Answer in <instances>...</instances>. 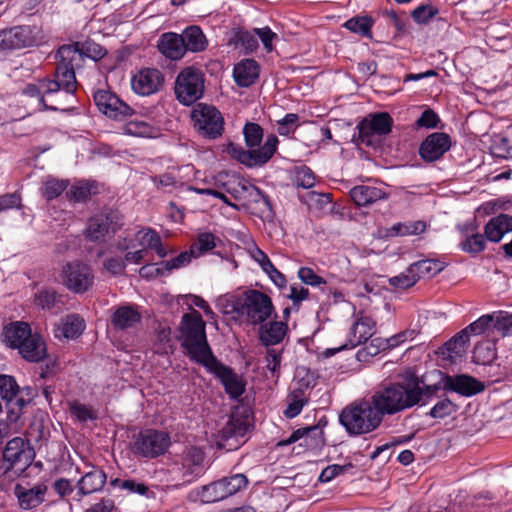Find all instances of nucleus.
Here are the masks:
<instances>
[{"label":"nucleus","instance_id":"9","mask_svg":"<svg viewBox=\"0 0 512 512\" xmlns=\"http://www.w3.org/2000/svg\"><path fill=\"white\" fill-rule=\"evenodd\" d=\"M278 138L274 134L267 136L265 143L257 149L245 150L242 146L230 143L227 146L228 154L247 167H258L266 164L275 154Z\"/></svg>","mask_w":512,"mask_h":512},{"label":"nucleus","instance_id":"41","mask_svg":"<svg viewBox=\"0 0 512 512\" xmlns=\"http://www.w3.org/2000/svg\"><path fill=\"white\" fill-rule=\"evenodd\" d=\"M60 303L61 295L53 288H41L34 295V304L42 310L57 311L60 309Z\"/></svg>","mask_w":512,"mask_h":512},{"label":"nucleus","instance_id":"35","mask_svg":"<svg viewBox=\"0 0 512 512\" xmlns=\"http://www.w3.org/2000/svg\"><path fill=\"white\" fill-rule=\"evenodd\" d=\"M181 34L187 52L200 53L207 49L209 41L198 25L187 26Z\"/></svg>","mask_w":512,"mask_h":512},{"label":"nucleus","instance_id":"61","mask_svg":"<svg viewBox=\"0 0 512 512\" xmlns=\"http://www.w3.org/2000/svg\"><path fill=\"white\" fill-rule=\"evenodd\" d=\"M253 31L257 35V40L261 41L266 53H271L275 48L274 42L278 40V35L268 26L254 28Z\"/></svg>","mask_w":512,"mask_h":512},{"label":"nucleus","instance_id":"30","mask_svg":"<svg viewBox=\"0 0 512 512\" xmlns=\"http://www.w3.org/2000/svg\"><path fill=\"white\" fill-rule=\"evenodd\" d=\"M31 326L23 321H15L4 326L0 335L1 341L12 349H17L30 337Z\"/></svg>","mask_w":512,"mask_h":512},{"label":"nucleus","instance_id":"58","mask_svg":"<svg viewBox=\"0 0 512 512\" xmlns=\"http://www.w3.org/2000/svg\"><path fill=\"white\" fill-rule=\"evenodd\" d=\"M300 200L305 203L309 208L323 209L329 203H331V194L329 193H318L315 191L307 192L305 195L300 197Z\"/></svg>","mask_w":512,"mask_h":512},{"label":"nucleus","instance_id":"13","mask_svg":"<svg viewBox=\"0 0 512 512\" xmlns=\"http://www.w3.org/2000/svg\"><path fill=\"white\" fill-rule=\"evenodd\" d=\"M191 118L197 131L206 138L215 139L223 132V117L213 106L198 104L193 109Z\"/></svg>","mask_w":512,"mask_h":512},{"label":"nucleus","instance_id":"48","mask_svg":"<svg viewBox=\"0 0 512 512\" xmlns=\"http://www.w3.org/2000/svg\"><path fill=\"white\" fill-rule=\"evenodd\" d=\"M366 119L372 125L374 132H377L380 136L387 135L390 133L393 119L386 112H380L375 114H370L366 117Z\"/></svg>","mask_w":512,"mask_h":512},{"label":"nucleus","instance_id":"7","mask_svg":"<svg viewBox=\"0 0 512 512\" xmlns=\"http://www.w3.org/2000/svg\"><path fill=\"white\" fill-rule=\"evenodd\" d=\"M35 451L22 437L9 440L3 450L0 473L9 477L20 476L33 462Z\"/></svg>","mask_w":512,"mask_h":512},{"label":"nucleus","instance_id":"16","mask_svg":"<svg viewBox=\"0 0 512 512\" xmlns=\"http://www.w3.org/2000/svg\"><path fill=\"white\" fill-rule=\"evenodd\" d=\"M63 273L65 286L75 293H84L93 285L94 275L90 266L85 263H68Z\"/></svg>","mask_w":512,"mask_h":512},{"label":"nucleus","instance_id":"38","mask_svg":"<svg viewBox=\"0 0 512 512\" xmlns=\"http://www.w3.org/2000/svg\"><path fill=\"white\" fill-rule=\"evenodd\" d=\"M303 439V445L310 448H318L324 445V432L318 425L299 428L290 435L288 443H294Z\"/></svg>","mask_w":512,"mask_h":512},{"label":"nucleus","instance_id":"55","mask_svg":"<svg viewBox=\"0 0 512 512\" xmlns=\"http://www.w3.org/2000/svg\"><path fill=\"white\" fill-rule=\"evenodd\" d=\"M496 356L495 345L486 341L475 346L473 358L477 363L486 364L494 360Z\"/></svg>","mask_w":512,"mask_h":512},{"label":"nucleus","instance_id":"22","mask_svg":"<svg viewBox=\"0 0 512 512\" xmlns=\"http://www.w3.org/2000/svg\"><path fill=\"white\" fill-rule=\"evenodd\" d=\"M142 319L138 306L134 304H124L114 308L110 322L115 330L132 329L140 323Z\"/></svg>","mask_w":512,"mask_h":512},{"label":"nucleus","instance_id":"52","mask_svg":"<svg viewBox=\"0 0 512 512\" xmlns=\"http://www.w3.org/2000/svg\"><path fill=\"white\" fill-rule=\"evenodd\" d=\"M243 134L247 147L251 149L259 148L263 138V129L257 123H246L243 128Z\"/></svg>","mask_w":512,"mask_h":512},{"label":"nucleus","instance_id":"53","mask_svg":"<svg viewBox=\"0 0 512 512\" xmlns=\"http://www.w3.org/2000/svg\"><path fill=\"white\" fill-rule=\"evenodd\" d=\"M504 0H463V4L473 15H485Z\"/></svg>","mask_w":512,"mask_h":512},{"label":"nucleus","instance_id":"24","mask_svg":"<svg viewBox=\"0 0 512 512\" xmlns=\"http://www.w3.org/2000/svg\"><path fill=\"white\" fill-rule=\"evenodd\" d=\"M157 48L165 58L173 61L182 59L187 53L181 34L175 32L163 33L158 39Z\"/></svg>","mask_w":512,"mask_h":512},{"label":"nucleus","instance_id":"60","mask_svg":"<svg viewBox=\"0 0 512 512\" xmlns=\"http://www.w3.org/2000/svg\"><path fill=\"white\" fill-rule=\"evenodd\" d=\"M19 386L10 375H0V397L5 401L13 400L18 394Z\"/></svg>","mask_w":512,"mask_h":512},{"label":"nucleus","instance_id":"36","mask_svg":"<svg viewBox=\"0 0 512 512\" xmlns=\"http://www.w3.org/2000/svg\"><path fill=\"white\" fill-rule=\"evenodd\" d=\"M469 335L467 331L461 330L444 346L440 349L441 355L449 359L451 362H455L458 358H461L468 349Z\"/></svg>","mask_w":512,"mask_h":512},{"label":"nucleus","instance_id":"51","mask_svg":"<svg viewBox=\"0 0 512 512\" xmlns=\"http://www.w3.org/2000/svg\"><path fill=\"white\" fill-rule=\"evenodd\" d=\"M216 237L209 232L200 233L197 237V240L191 246V252L195 257H199L200 255L211 251L216 246Z\"/></svg>","mask_w":512,"mask_h":512},{"label":"nucleus","instance_id":"39","mask_svg":"<svg viewBox=\"0 0 512 512\" xmlns=\"http://www.w3.org/2000/svg\"><path fill=\"white\" fill-rule=\"evenodd\" d=\"M512 231V217L500 214L485 225V236L491 242H499L503 236Z\"/></svg>","mask_w":512,"mask_h":512},{"label":"nucleus","instance_id":"18","mask_svg":"<svg viewBox=\"0 0 512 512\" xmlns=\"http://www.w3.org/2000/svg\"><path fill=\"white\" fill-rule=\"evenodd\" d=\"M164 84L163 73L156 68H143L131 78L132 90L141 96L157 93Z\"/></svg>","mask_w":512,"mask_h":512},{"label":"nucleus","instance_id":"19","mask_svg":"<svg viewBox=\"0 0 512 512\" xmlns=\"http://www.w3.org/2000/svg\"><path fill=\"white\" fill-rule=\"evenodd\" d=\"M205 367L213 372L223 384L226 393L232 399H238L245 392V382L231 368L219 363L216 358Z\"/></svg>","mask_w":512,"mask_h":512},{"label":"nucleus","instance_id":"12","mask_svg":"<svg viewBox=\"0 0 512 512\" xmlns=\"http://www.w3.org/2000/svg\"><path fill=\"white\" fill-rule=\"evenodd\" d=\"M171 444L167 432L155 429H146L134 437L132 450L135 454L146 458H155L163 455Z\"/></svg>","mask_w":512,"mask_h":512},{"label":"nucleus","instance_id":"1","mask_svg":"<svg viewBox=\"0 0 512 512\" xmlns=\"http://www.w3.org/2000/svg\"><path fill=\"white\" fill-rule=\"evenodd\" d=\"M439 390V385H428L425 388L405 384H389L376 390L370 397L374 408L382 420L385 415H394L409 409L422 400L423 405L429 402Z\"/></svg>","mask_w":512,"mask_h":512},{"label":"nucleus","instance_id":"11","mask_svg":"<svg viewBox=\"0 0 512 512\" xmlns=\"http://www.w3.org/2000/svg\"><path fill=\"white\" fill-rule=\"evenodd\" d=\"M41 29L36 25H20L0 31V52L38 45Z\"/></svg>","mask_w":512,"mask_h":512},{"label":"nucleus","instance_id":"27","mask_svg":"<svg viewBox=\"0 0 512 512\" xmlns=\"http://www.w3.org/2000/svg\"><path fill=\"white\" fill-rule=\"evenodd\" d=\"M117 229L113 217L109 215H98L92 217L85 230V236L92 242H103L108 234L114 233Z\"/></svg>","mask_w":512,"mask_h":512},{"label":"nucleus","instance_id":"59","mask_svg":"<svg viewBox=\"0 0 512 512\" xmlns=\"http://www.w3.org/2000/svg\"><path fill=\"white\" fill-rule=\"evenodd\" d=\"M457 405L450 399L444 398L439 400L429 411L428 415L435 419H443L455 413Z\"/></svg>","mask_w":512,"mask_h":512},{"label":"nucleus","instance_id":"45","mask_svg":"<svg viewBox=\"0 0 512 512\" xmlns=\"http://www.w3.org/2000/svg\"><path fill=\"white\" fill-rule=\"evenodd\" d=\"M307 403L308 396L306 395L305 390L302 388L293 390L288 395V406L284 411V415L290 419L298 416Z\"/></svg>","mask_w":512,"mask_h":512},{"label":"nucleus","instance_id":"56","mask_svg":"<svg viewBox=\"0 0 512 512\" xmlns=\"http://www.w3.org/2000/svg\"><path fill=\"white\" fill-rule=\"evenodd\" d=\"M68 181L58 179H48L44 182L42 193L47 200H53L59 197L67 188Z\"/></svg>","mask_w":512,"mask_h":512},{"label":"nucleus","instance_id":"14","mask_svg":"<svg viewBox=\"0 0 512 512\" xmlns=\"http://www.w3.org/2000/svg\"><path fill=\"white\" fill-rule=\"evenodd\" d=\"M93 99L98 110L114 120H123L134 113V110L114 92L99 89L94 92Z\"/></svg>","mask_w":512,"mask_h":512},{"label":"nucleus","instance_id":"54","mask_svg":"<svg viewBox=\"0 0 512 512\" xmlns=\"http://www.w3.org/2000/svg\"><path fill=\"white\" fill-rule=\"evenodd\" d=\"M387 348L389 347L386 340L381 338H374L370 341V343L365 344L360 350H358L357 358L360 361H365L368 357L376 356Z\"/></svg>","mask_w":512,"mask_h":512},{"label":"nucleus","instance_id":"40","mask_svg":"<svg viewBox=\"0 0 512 512\" xmlns=\"http://www.w3.org/2000/svg\"><path fill=\"white\" fill-rule=\"evenodd\" d=\"M350 197L357 206H367L385 199L386 193L374 186L359 185L350 190Z\"/></svg>","mask_w":512,"mask_h":512},{"label":"nucleus","instance_id":"50","mask_svg":"<svg viewBox=\"0 0 512 512\" xmlns=\"http://www.w3.org/2000/svg\"><path fill=\"white\" fill-rule=\"evenodd\" d=\"M292 181L298 188L310 189L315 185L316 177L309 167L300 166L295 168Z\"/></svg>","mask_w":512,"mask_h":512},{"label":"nucleus","instance_id":"44","mask_svg":"<svg viewBox=\"0 0 512 512\" xmlns=\"http://www.w3.org/2000/svg\"><path fill=\"white\" fill-rule=\"evenodd\" d=\"M426 230V223L421 220L400 222L392 225L388 229V235L391 237L419 235Z\"/></svg>","mask_w":512,"mask_h":512},{"label":"nucleus","instance_id":"21","mask_svg":"<svg viewBox=\"0 0 512 512\" xmlns=\"http://www.w3.org/2000/svg\"><path fill=\"white\" fill-rule=\"evenodd\" d=\"M437 385H439V389L443 387L445 390L453 391L467 397L480 393L485 388L482 382L468 375H446L442 378V382Z\"/></svg>","mask_w":512,"mask_h":512},{"label":"nucleus","instance_id":"15","mask_svg":"<svg viewBox=\"0 0 512 512\" xmlns=\"http://www.w3.org/2000/svg\"><path fill=\"white\" fill-rule=\"evenodd\" d=\"M204 460L205 454L200 448L189 447L184 451L181 462L176 468L184 484H190L204 474Z\"/></svg>","mask_w":512,"mask_h":512},{"label":"nucleus","instance_id":"4","mask_svg":"<svg viewBox=\"0 0 512 512\" xmlns=\"http://www.w3.org/2000/svg\"><path fill=\"white\" fill-rule=\"evenodd\" d=\"M339 422L350 436L375 431L383 422L369 398L347 405L339 415Z\"/></svg>","mask_w":512,"mask_h":512},{"label":"nucleus","instance_id":"31","mask_svg":"<svg viewBox=\"0 0 512 512\" xmlns=\"http://www.w3.org/2000/svg\"><path fill=\"white\" fill-rule=\"evenodd\" d=\"M259 325V340L267 347L281 343L288 332V325L284 321H270Z\"/></svg>","mask_w":512,"mask_h":512},{"label":"nucleus","instance_id":"17","mask_svg":"<svg viewBox=\"0 0 512 512\" xmlns=\"http://www.w3.org/2000/svg\"><path fill=\"white\" fill-rule=\"evenodd\" d=\"M376 331V322L367 315L361 314L350 328L347 341L339 348L331 350V355L344 349H352L358 345L365 344Z\"/></svg>","mask_w":512,"mask_h":512},{"label":"nucleus","instance_id":"49","mask_svg":"<svg viewBox=\"0 0 512 512\" xmlns=\"http://www.w3.org/2000/svg\"><path fill=\"white\" fill-rule=\"evenodd\" d=\"M358 139L361 144L366 146H376L379 142L380 135L374 132V129L370 122L363 118L357 125Z\"/></svg>","mask_w":512,"mask_h":512},{"label":"nucleus","instance_id":"10","mask_svg":"<svg viewBox=\"0 0 512 512\" xmlns=\"http://www.w3.org/2000/svg\"><path fill=\"white\" fill-rule=\"evenodd\" d=\"M247 484V477L238 473L201 487L197 495L203 503H214L236 494Z\"/></svg>","mask_w":512,"mask_h":512},{"label":"nucleus","instance_id":"26","mask_svg":"<svg viewBox=\"0 0 512 512\" xmlns=\"http://www.w3.org/2000/svg\"><path fill=\"white\" fill-rule=\"evenodd\" d=\"M461 240L459 248L471 255L481 253L486 247V241L482 234L477 232V227L473 224L458 226Z\"/></svg>","mask_w":512,"mask_h":512},{"label":"nucleus","instance_id":"23","mask_svg":"<svg viewBox=\"0 0 512 512\" xmlns=\"http://www.w3.org/2000/svg\"><path fill=\"white\" fill-rule=\"evenodd\" d=\"M47 486L44 483H38L32 488H26L21 484L14 487V495L18 504L23 510H31L38 507L45 500Z\"/></svg>","mask_w":512,"mask_h":512},{"label":"nucleus","instance_id":"43","mask_svg":"<svg viewBox=\"0 0 512 512\" xmlns=\"http://www.w3.org/2000/svg\"><path fill=\"white\" fill-rule=\"evenodd\" d=\"M98 192V187L95 182L91 181H78L73 184L67 191V197L76 202H84Z\"/></svg>","mask_w":512,"mask_h":512},{"label":"nucleus","instance_id":"25","mask_svg":"<svg viewBox=\"0 0 512 512\" xmlns=\"http://www.w3.org/2000/svg\"><path fill=\"white\" fill-rule=\"evenodd\" d=\"M247 423L244 419L232 415L225 426L219 432V445L231 449L239 444L247 431Z\"/></svg>","mask_w":512,"mask_h":512},{"label":"nucleus","instance_id":"46","mask_svg":"<svg viewBox=\"0 0 512 512\" xmlns=\"http://www.w3.org/2000/svg\"><path fill=\"white\" fill-rule=\"evenodd\" d=\"M418 280L422 277H433L439 274L445 267L444 263L437 259H424L411 264Z\"/></svg>","mask_w":512,"mask_h":512},{"label":"nucleus","instance_id":"33","mask_svg":"<svg viewBox=\"0 0 512 512\" xmlns=\"http://www.w3.org/2000/svg\"><path fill=\"white\" fill-rule=\"evenodd\" d=\"M260 66L254 59H244L235 65L233 76L237 85L251 86L259 77Z\"/></svg>","mask_w":512,"mask_h":512},{"label":"nucleus","instance_id":"32","mask_svg":"<svg viewBox=\"0 0 512 512\" xmlns=\"http://www.w3.org/2000/svg\"><path fill=\"white\" fill-rule=\"evenodd\" d=\"M86 327L85 321L78 314H69L61 318L55 328V337L58 339L78 338Z\"/></svg>","mask_w":512,"mask_h":512},{"label":"nucleus","instance_id":"63","mask_svg":"<svg viewBox=\"0 0 512 512\" xmlns=\"http://www.w3.org/2000/svg\"><path fill=\"white\" fill-rule=\"evenodd\" d=\"M160 235L152 228H143L135 234L138 244L144 249H152L159 240Z\"/></svg>","mask_w":512,"mask_h":512},{"label":"nucleus","instance_id":"37","mask_svg":"<svg viewBox=\"0 0 512 512\" xmlns=\"http://www.w3.org/2000/svg\"><path fill=\"white\" fill-rule=\"evenodd\" d=\"M228 45L235 49H241L244 54L254 53L259 47L257 35L254 31H248L241 28L234 29L231 32Z\"/></svg>","mask_w":512,"mask_h":512},{"label":"nucleus","instance_id":"47","mask_svg":"<svg viewBox=\"0 0 512 512\" xmlns=\"http://www.w3.org/2000/svg\"><path fill=\"white\" fill-rule=\"evenodd\" d=\"M124 132L127 135L152 138L157 135V129L146 121L132 120L126 123Z\"/></svg>","mask_w":512,"mask_h":512},{"label":"nucleus","instance_id":"42","mask_svg":"<svg viewBox=\"0 0 512 512\" xmlns=\"http://www.w3.org/2000/svg\"><path fill=\"white\" fill-rule=\"evenodd\" d=\"M374 19L369 15H358L347 20L343 27L352 33L358 34L362 37L372 38V27Z\"/></svg>","mask_w":512,"mask_h":512},{"label":"nucleus","instance_id":"29","mask_svg":"<svg viewBox=\"0 0 512 512\" xmlns=\"http://www.w3.org/2000/svg\"><path fill=\"white\" fill-rule=\"evenodd\" d=\"M19 354L28 362L38 363L47 355L46 344L42 336L31 331L30 337L17 348Z\"/></svg>","mask_w":512,"mask_h":512},{"label":"nucleus","instance_id":"3","mask_svg":"<svg viewBox=\"0 0 512 512\" xmlns=\"http://www.w3.org/2000/svg\"><path fill=\"white\" fill-rule=\"evenodd\" d=\"M205 322L201 314L192 310L182 316L179 326V340L191 360L205 366L215 358L208 344Z\"/></svg>","mask_w":512,"mask_h":512},{"label":"nucleus","instance_id":"34","mask_svg":"<svg viewBox=\"0 0 512 512\" xmlns=\"http://www.w3.org/2000/svg\"><path fill=\"white\" fill-rule=\"evenodd\" d=\"M107 476L100 468H93L83 475L78 483L77 490L80 496H86L100 491L105 485Z\"/></svg>","mask_w":512,"mask_h":512},{"label":"nucleus","instance_id":"2","mask_svg":"<svg viewBox=\"0 0 512 512\" xmlns=\"http://www.w3.org/2000/svg\"><path fill=\"white\" fill-rule=\"evenodd\" d=\"M106 53L107 51L104 47L92 40L76 43L75 45L61 46L57 52V58L59 59L58 74L60 79L65 82V89L68 92L76 91L75 69L82 65L84 57L97 61L102 59Z\"/></svg>","mask_w":512,"mask_h":512},{"label":"nucleus","instance_id":"5","mask_svg":"<svg viewBox=\"0 0 512 512\" xmlns=\"http://www.w3.org/2000/svg\"><path fill=\"white\" fill-rule=\"evenodd\" d=\"M64 84L57 66L54 79L44 78L36 83H29L24 87L23 94L37 98L39 104L46 110L63 109L71 104L75 93L68 92Z\"/></svg>","mask_w":512,"mask_h":512},{"label":"nucleus","instance_id":"28","mask_svg":"<svg viewBox=\"0 0 512 512\" xmlns=\"http://www.w3.org/2000/svg\"><path fill=\"white\" fill-rule=\"evenodd\" d=\"M19 354L28 362L38 363L47 355L46 344L42 336L31 331L30 337L17 348Z\"/></svg>","mask_w":512,"mask_h":512},{"label":"nucleus","instance_id":"6","mask_svg":"<svg viewBox=\"0 0 512 512\" xmlns=\"http://www.w3.org/2000/svg\"><path fill=\"white\" fill-rule=\"evenodd\" d=\"M232 306V309L225 310L226 314H237L253 326L266 322L274 313L271 298L255 289L243 292L241 299L234 300Z\"/></svg>","mask_w":512,"mask_h":512},{"label":"nucleus","instance_id":"64","mask_svg":"<svg viewBox=\"0 0 512 512\" xmlns=\"http://www.w3.org/2000/svg\"><path fill=\"white\" fill-rule=\"evenodd\" d=\"M438 12L439 10L435 6L424 4L413 10L412 17L418 24H426L430 19L436 16Z\"/></svg>","mask_w":512,"mask_h":512},{"label":"nucleus","instance_id":"62","mask_svg":"<svg viewBox=\"0 0 512 512\" xmlns=\"http://www.w3.org/2000/svg\"><path fill=\"white\" fill-rule=\"evenodd\" d=\"M494 328L502 336H512V314L505 311L494 313Z\"/></svg>","mask_w":512,"mask_h":512},{"label":"nucleus","instance_id":"8","mask_svg":"<svg viewBox=\"0 0 512 512\" xmlns=\"http://www.w3.org/2000/svg\"><path fill=\"white\" fill-rule=\"evenodd\" d=\"M175 95L186 106L194 104L204 93V75L195 67L184 68L176 77Z\"/></svg>","mask_w":512,"mask_h":512},{"label":"nucleus","instance_id":"57","mask_svg":"<svg viewBox=\"0 0 512 512\" xmlns=\"http://www.w3.org/2000/svg\"><path fill=\"white\" fill-rule=\"evenodd\" d=\"M417 281V275L415 274L414 269L412 270V266L410 265L404 272L397 276L391 277L388 282L395 288L407 289L412 287Z\"/></svg>","mask_w":512,"mask_h":512},{"label":"nucleus","instance_id":"20","mask_svg":"<svg viewBox=\"0 0 512 512\" xmlns=\"http://www.w3.org/2000/svg\"><path fill=\"white\" fill-rule=\"evenodd\" d=\"M451 147V138L443 132H434L421 143L419 154L426 162L439 160Z\"/></svg>","mask_w":512,"mask_h":512}]
</instances>
